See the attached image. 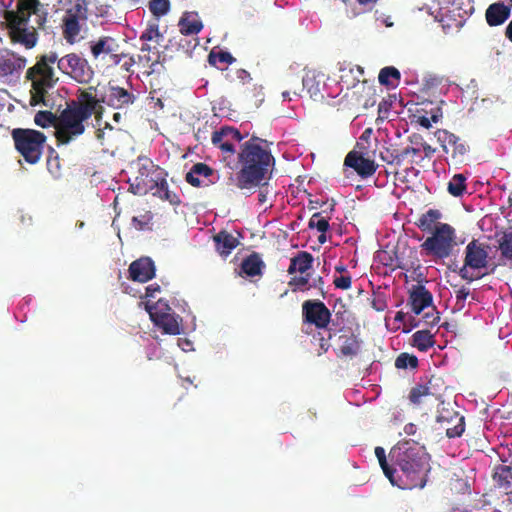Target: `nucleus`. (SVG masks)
I'll return each instance as SVG.
<instances>
[{"label":"nucleus","instance_id":"obj_1","mask_svg":"<svg viewBox=\"0 0 512 512\" xmlns=\"http://www.w3.org/2000/svg\"><path fill=\"white\" fill-rule=\"evenodd\" d=\"M57 63L60 72L80 84H89L94 77V70L88 60L77 53H69L61 58L57 53L49 52L27 70V78L31 81L32 103L44 102V95L56 83L52 65Z\"/></svg>","mask_w":512,"mask_h":512},{"label":"nucleus","instance_id":"obj_2","mask_svg":"<svg viewBox=\"0 0 512 512\" xmlns=\"http://www.w3.org/2000/svg\"><path fill=\"white\" fill-rule=\"evenodd\" d=\"M340 80L332 78L323 72L311 70L303 77L302 83L310 97L314 100H323L325 98H336L344 89V97L360 104L364 95H370L373 87L366 81L361 80L363 69L360 66H352L341 69Z\"/></svg>","mask_w":512,"mask_h":512},{"label":"nucleus","instance_id":"obj_3","mask_svg":"<svg viewBox=\"0 0 512 512\" xmlns=\"http://www.w3.org/2000/svg\"><path fill=\"white\" fill-rule=\"evenodd\" d=\"M396 465L391 484L400 489L424 488L431 470L430 456L424 446L409 440L399 442L390 451Z\"/></svg>","mask_w":512,"mask_h":512},{"label":"nucleus","instance_id":"obj_4","mask_svg":"<svg viewBox=\"0 0 512 512\" xmlns=\"http://www.w3.org/2000/svg\"><path fill=\"white\" fill-rule=\"evenodd\" d=\"M11 39L27 49L38 40L37 28L47 19V9L39 0H0Z\"/></svg>","mask_w":512,"mask_h":512},{"label":"nucleus","instance_id":"obj_5","mask_svg":"<svg viewBox=\"0 0 512 512\" xmlns=\"http://www.w3.org/2000/svg\"><path fill=\"white\" fill-rule=\"evenodd\" d=\"M236 166L239 172L236 185L240 189H251L260 185L270 175L275 159L267 141L252 137L240 145Z\"/></svg>","mask_w":512,"mask_h":512},{"label":"nucleus","instance_id":"obj_6","mask_svg":"<svg viewBox=\"0 0 512 512\" xmlns=\"http://www.w3.org/2000/svg\"><path fill=\"white\" fill-rule=\"evenodd\" d=\"M90 118L70 103L60 112L55 121V137L59 145H68L82 136L89 126Z\"/></svg>","mask_w":512,"mask_h":512},{"label":"nucleus","instance_id":"obj_7","mask_svg":"<svg viewBox=\"0 0 512 512\" xmlns=\"http://www.w3.org/2000/svg\"><path fill=\"white\" fill-rule=\"evenodd\" d=\"M490 247L486 243L472 240L464 251L463 266L459 270V276L468 282L480 279L488 274L490 268Z\"/></svg>","mask_w":512,"mask_h":512},{"label":"nucleus","instance_id":"obj_8","mask_svg":"<svg viewBox=\"0 0 512 512\" xmlns=\"http://www.w3.org/2000/svg\"><path fill=\"white\" fill-rule=\"evenodd\" d=\"M456 245L455 229L447 223H439L421 244V249L425 256L444 260L451 256Z\"/></svg>","mask_w":512,"mask_h":512},{"label":"nucleus","instance_id":"obj_9","mask_svg":"<svg viewBox=\"0 0 512 512\" xmlns=\"http://www.w3.org/2000/svg\"><path fill=\"white\" fill-rule=\"evenodd\" d=\"M145 309L156 327L164 334L179 335L184 333L182 318L177 315L166 301L158 300L155 304L145 302Z\"/></svg>","mask_w":512,"mask_h":512},{"label":"nucleus","instance_id":"obj_10","mask_svg":"<svg viewBox=\"0 0 512 512\" xmlns=\"http://www.w3.org/2000/svg\"><path fill=\"white\" fill-rule=\"evenodd\" d=\"M12 136L17 151L29 164H36L42 155L46 137L43 133L31 129H14Z\"/></svg>","mask_w":512,"mask_h":512},{"label":"nucleus","instance_id":"obj_11","mask_svg":"<svg viewBox=\"0 0 512 512\" xmlns=\"http://www.w3.org/2000/svg\"><path fill=\"white\" fill-rule=\"evenodd\" d=\"M102 98H104L103 88H99V86H89L84 89H79L76 99L72 100L70 104L79 111H84L89 118L94 115L95 121L97 125H99L104 113L102 105L104 101H102Z\"/></svg>","mask_w":512,"mask_h":512},{"label":"nucleus","instance_id":"obj_12","mask_svg":"<svg viewBox=\"0 0 512 512\" xmlns=\"http://www.w3.org/2000/svg\"><path fill=\"white\" fill-rule=\"evenodd\" d=\"M90 51L95 60H104L107 66H117L121 63L124 54H119L117 40L110 36H101L90 41Z\"/></svg>","mask_w":512,"mask_h":512},{"label":"nucleus","instance_id":"obj_13","mask_svg":"<svg viewBox=\"0 0 512 512\" xmlns=\"http://www.w3.org/2000/svg\"><path fill=\"white\" fill-rule=\"evenodd\" d=\"M138 166V175L130 181L129 190L135 195H145L154 190L163 171L150 162L139 163Z\"/></svg>","mask_w":512,"mask_h":512},{"label":"nucleus","instance_id":"obj_14","mask_svg":"<svg viewBox=\"0 0 512 512\" xmlns=\"http://www.w3.org/2000/svg\"><path fill=\"white\" fill-rule=\"evenodd\" d=\"M242 139L239 130L229 126L214 131L211 137L212 144L229 157L235 153V143H240Z\"/></svg>","mask_w":512,"mask_h":512},{"label":"nucleus","instance_id":"obj_15","mask_svg":"<svg viewBox=\"0 0 512 512\" xmlns=\"http://www.w3.org/2000/svg\"><path fill=\"white\" fill-rule=\"evenodd\" d=\"M303 316L308 323L314 324L317 328H325L331 314L322 302L306 301L303 304Z\"/></svg>","mask_w":512,"mask_h":512},{"label":"nucleus","instance_id":"obj_16","mask_svg":"<svg viewBox=\"0 0 512 512\" xmlns=\"http://www.w3.org/2000/svg\"><path fill=\"white\" fill-rule=\"evenodd\" d=\"M102 101L104 104L114 109H123L133 104L136 97L128 90L119 86H110L107 90L103 89Z\"/></svg>","mask_w":512,"mask_h":512},{"label":"nucleus","instance_id":"obj_17","mask_svg":"<svg viewBox=\"0 0 512 512\" xmlns=\"http://www.w3.org/2000/svg\"><path fill=\"white\" fill-rule=\"evenodd\" d=\"M362 340L351 331H343L337 339L339 356L346 359L357 357L362 351Z\"/></svg>","mask_w":512,"mask_h":512},{"label":"nucleus","instance_id":"obj_18","mask_svg":"<svg viewBox=\"0 0 512 512\" xmlns=\"http://www.w3.org/2000/svg\"><path fill=\"white\" fill-rule=\"evenodd\" d=\"M434 135L444 152L451 153L453 158L463 156L468 151V146L458 136L447 130L439 129Z\"/></svg>","mask_w":512,"mask_h":512},{"label":"nucleus","instance_id":"obj_19","mask_svg":"<svg viewBox=\"0 0 512 512\" xmlns=\"http://www.w3.org/2000/svg\"><path fill=\"white\" fill-rule=\"evenodd\" d=\"M217 180L215 171L204 163L195 164L186 175V181L194 187H208Z\"/></svg>","mask_w":512,"mask_h":512},{"label":"nucleus","instance_id":"obj_20","mask_svg":"<svg viewBox=\"0 0 512 512\" xmlns=\"http://www.w3.org/2000/svg\"><path fill=\"white\" fill-rule=\"evenodd\" d=\"M26 59L11 51L0 52V76L19 75L26 66Z\"/></svg>","mask_w":512,"mask_h":512},{"label":"nucleus","instance_id":"obj_21","mask_svg":"<svg viewBox=\"0 0 512 512\" xmlns=\"http://www.w3.org/2000/svg\"><path fill=\"white\" fill-rule=\"evenodd\" d=\"M155 265L149 257L133 261L129 267L130 278L135 282L145 283L155 276Z\"/></svg>","mask_w":512,"mask_h":512},{"label":"nucleus","instance_id":"obj_22","mask_svg":"<svg viewBox=\"0 0 512 512\" xmlns=\"http://www.w3.org/2000/svg\"><path fill=\"white\" fill-rule=\"evenodd\" d=\"M345 165L353 168L361 177L373 175L377 169L375 162L362 154L352 151L345 158Z\"/></svg>","mask_w":512,"mask_h":512},{"label":"nucleus","instance_id":"obj_23","mask_svg":"<svg viewBox=\"0 0 512 512\" xmlns=\"http://www.w3.org/2000/svg\"><path fill=\"white\" fill-rule=\"evenodd\" d=\"M511 9L503 2H496L486 10V21L490 26H498L503 24L510 16Z\"/></svg>","mask_w":512,"mask_h":512},{"label":"nucleus","instance_id":"obj_24","mask_svg":"<svg viewBox=\"0 0 512 512\" xmlns=\"http://www.w3.org/2000/svg\"><path fill=\"white\" fill-rule=\"evenodd\" d=\"M412 311L419 315L424 309L432 305V295L423 286H417L410 294Z\"/></svg>","mask_w":512,"mask_h":512},{"label":"nucleus","instance_id":"obj_25","mask_svg":"<svg viewBox=\"0 0 512 512\" xmlns=\"http://www.w3.org/2000/svg\"><path fill=\"white\" fill-rule=\"evenodd\" d=\"M450 414V412H447ZM438 422H447L448 424H452V426L446 427V435L449 438L459 437L463 434L465 430V419L464 416L460 415L457 412L451 413L450 417L446 416L444 413H441L437 417Z\"/></svg>","mask_w":512,"mask_h":512},{"label":"nucleus","instance_id":"obj_26","mask_svg":"<svg viewBox=\"0 0 512 512\" xmlns=\"http://www.w3.org/2000/svg\"><path fill=\"white\" fill-rule=\"evenodd\" d=\"M86 25V21H82L75 16L65 15L63 19V33L65 39L69 43H75L80 38V32Z\"/></svg>","mask_w":512,"mask_h":512},{"label":"nucleus","instance_id":"obj_27","mask_svg":"<svg viewBox=\"0 0 512 512\" xmlns=\"http://www.w3.org/2000/svg\"><path fill=\"white\" fill-rule=\"evenodd\" d=\"M179 27L182 34L194 35L201 31L203 25L197 13L186 12L179 21Z\"/></svg>","mask_w":512,"mask_h":512},{"label":"nucleus","instance_id":"obj_28","mask_svg":"<svg viewBox=\"0 0 512 512\" xmlns=\"http://www.w3.org/2000/svg\"><path fill=\"white\" fill-rule=\"evenodd\" d=\"M214 241L216 244V250L223 257H227L238 245L237 238L227 232L218 233L214 237Z\"/></svg>","mask_w":512,"mask_h":512},{"label":"nucleus","instance_id":"obj_29","mask_svg":"<svg viewBox=\"0 0 512 512\" xmlns=\"http://www.w3.org/2000/svg\"><path fill=\"white\" fill-rule=\"evenodd\" d=\"M312 263V255L307 252H301L291 259L288 272L289 274H294L296 272H299L300 274H305L312 267Z\"/></svg>","mask_w":512,"mask_h":512},{"label":"nucleus","instance_id":"obj_30","mask_svg":"<svg viewBox=\"0 0 512 512\" xmlns=\"http://www.w3.org/2000/svg\"><path fill=\"white\" fill-rule=\"evenodd\" d=\"M154 190L155 191L153 192V195L159 197L160 199L168 201L172 205H178L180 203L179 196L169 190L168 183L163 177V174L157 181V185H155Z\"/></svg>","mask_w":512,"mask_h":512},{"label":"nucleus","instance_id":"obj_31","mask_svg":"<svg viewBox=\"0 0 512 512\" xmlns=\"http://www.w3.org/2000/svg\"><path fill=\"white\" fill-rule=\"evenodd\" d=\"M154 190L155 191L153 192V195L159 197L160 199L168 201L172 205H178L180 203L179 196L169 190L168 183L163 177V174L157 181V185H155Z\"/></svg>","mask_w":512,"mask_h":512},{"label":"nucleus","instance_id":"obj_32","mask_svg":"<svg viewBox=\"0 0 512 512\" xmlns=\"http://www.w3.org/2000/svg\"><path fill=\"white\" fill-rule=\"evenodd\" d=\"M154 190L155 191L153 192V195L159 197L160 199L168 201L172 205H178L180 203L179 196L169 190L168 183L163 177V174L157 181V185H155Z\"/></svg>","mask_w":512,"mask_h":512},{"label":"nucleus","instance_id":"obj_33","mask_svg":"<svg viewBox=\"0 0 512 512\" xmlns=\"http://www.w3.org/2000/svg\"><path fill=\"white\" fill-rule=\"evenodd\" d=\"M441 217L442 214L439 210L429 209L426 213L420 216L417 226L424 232H433L435 226L440 223L438 220Z\"/></svg>","mask_w":512,"mask_h":512},{"label":"nucleus","instance_id":"obj_34","mask_svg":"<svg viewBox=\"0 0 512 512\" xmlns=\"http://www.w3.org/2000/svg\"><path fill=\"white\" fill-rule=\"evenodd\" d=\"M262 268L263 261L257 254L250 255L241 264V272L248 277L261 275Z\"/></svg>","mask_w":512,"mask_h":512},{"label":"nucleus","instance_id":"obj_35","mask_svg":"<svg viewBox=\"0 0 512 512\" xmlns=\"http://www.w3.org/2000/svg\"><path fill=\"white\" fill-rule=\"evenodd\" d=\"M466 176L464 174H455L447 185L448 192L454 197H461L466 193Z\"/></svg>","mask_w":512,"mask_h":512},{"label":"nucleus","instance_id":"obj_36","mask_svg":"<svg viewBox=\"0 0 512 512\" xmlns=\"http://www.w3.org/2000/svg\"><path fill=\"white\" fill-rule=\"evenodd\" d=\"M413 346L426 352L434 345L433 335L428 330H420L413 334Z\"/></svg>","mask_w":512,"mask_h":512},{"label":"nucleus","instance_id":"obj_37","mask_svg":"<svg viewBox=\"0 0 512 512\" xmlns=\"http://www.w3.org/2000/svg\"><path fill=\"white\" fill-rule=\"evenodd\" d=\"M68 5L65 15L75 16L82 21H87L86 0H68Z\"/></svg>","mask_w":512,"mask_h":512},{"label":"nucleus","instance_id":"obj_38","mask_svg":"<svg viewBox=\"0 0 512 512\" xmlns=\"http://www.w3.org/2000/svg\"><path fill=\"white\" fill-rule=\"evenodd\" d=\"M379 83L386 86H396L400 80V72L392 66L384 67L378 75Z\"/></svg>","mask_w":512,"mask_h":512},{"label":"nucleus","instance_id":"obj_39","mask_svg":"<svg viewBox=\"0 0 512 512\" xmlns=\"http://www.w3.org/2000/svg\"><path fill=\"white\" fill-rule=\"evenodd\" d=\"M493 478L500 487L508 488L512 481V468L510 466H498Z\"/></svg>","mask_w":512,"mask_h":512},{"label":"nucleus","instance_id":"obj_40","mask_svg":"<svg viewBox=\"0 0 512 512\" xmlns=\"http://www.w3.org/2000/svg\"><path fill=\"white\" fill-rule=\"evenodd\" d=\"M350 7L347 12L350 16L355 17L367 10V6L373 4L377 0H343Z\"/></svg>","mask_w":512,"mask_h":512},{"label":"nucleus","instance_id":"obj_41","mask_svg":"<svg viewBox=\"0 0 512 512\" xmlns=\"http://www.w3.org/2000/svg\"><path fill=\"white\" fill-rule=\"evenodd\" d=\"M501 256L512 265V231L504 234L499 245Z\"/></svg>","mask_w":512,"mask_h":512},{"label":"nucleus","instance_id":"obj_42","mask_svg":"<svg viewBox=\"0 0 512 512\" xmlns=\"http://www.w3.org/2000/svg\"><path fill=\"white\" fill-rule=\"evenodd\" d=\"M235 61L234 57L226 51L215 52L211 51L208 56V62L212 66H217L218 64H231Z\"/></svg>","mask_w":512,"mask_h":512},{"label":"nucleus","instance_id":"obj_43","mask_svg":"<svg viewBox=\"0 0 512 512\" xmlns=\"http://www.w3.org/2000/svg\"><path fill=\"white\" fill-rule=\"evenodd\" d=\"M149 9L156 17H162L169 12L170 2L169 0H151Z\"/></svg>","mask_w":512,"mask_h":512},{"label":"nucleus","instance_id":"obj_44","mask_svg":"<svg viewBox=\"0 0 512 512\" xmlns=\"http://www.w3.org/2000/svg\"><path fill=\"white\" fill-rule=\"evenodd\" d=\"M431 394L430 387L427 385H417L413 387L409 394V399L413 404H420L422 398Z\"/></svg>","mask_w":512,"mask_h":512},{"label":"nucleus","instance_id":"obj_45","mask_svg":"<svg viewBox=\"0 0 512 512\" xmlns=\"http://www.w3.org/2000/svg\"><path fill=\"white\" fill-rule=\"evenodd\" d=\"M418 365V359L407 353H401L395 361V366L398 369L415 368Z\"/></svg>","mask_w":512,"mask_h":512},{"label":"nucleus","instance_id":"obj_46","mask_svg":"<svg viewBox=\"0 0 512 512\" xmlns=\"http://www.w3.org/2000/svg\"><path fill=\"white\" fill-rule=\"evenodd\" d=\"M375 455L379 461V464H380L385 476L391 482V478L393 476L394 469L391 468L387 463L385 450L382 447H376Z\"/></svg>","mask_w":512,"mask_h":512},{"label":"nucleus","instance_id":"obj_47","mask_svg":"<svg viewBox=\"0 0 512 512\" xmlns=\"http://www.w3.org/2000/svg\"><path fill=\"white\" fill-rule=\"evenodd\" d=\"M56 119L57 117L48 111H40L35 115V123L41 127L53 125L55 128Z\"/></svg>","mask_w":512,"mask_h":512},{"label":"nucleus","instance_id":"obj_48","mask_svg":"<svg viewBox=\"0 0 512 512\" xmlns=\"http://www.w3.org/2000/svg\"><path fill=\"white\" fill-rule=\"evenodd\" d=\"M309 226L316 228L321 233H325L329 228V222L325 217L321 216L320 213H315L309 221Z\"/></svg>","mask_w":512,"mask_h":512},{"label":"nucleus","instance_id":"obj_49","mask_svg":"<svg viewBox=\"0 0 512 512\" xmlns=\"http://www.w3.org/2000/svg\"><path fill=\"white\" fill-rule=\"evenodd\" d=\"M380 158L388 164L400 165L403 162L401 152L395 153L394 151H391L388 148H386L384 151L380 152Z\"/></svg>","mask_w":512,"mask_h":512},{"label":"nucleus","instance_id":"obj_50","mask_svg":"<svg viewBox=\"0 0 512 512\" xmlns=\"http://www.w3.org/2000/svg\"><path fill=\"white\" fill-rule=\"evenodd\" d=\"M351 276L349 273L341 274V275H335L333 279V284L336 288L347 290L351 287Z\"/></svg>","mask_w":512,"mask_h":512},{"label":"nucleus","instance_id":"obj_51","mask_svg":"<svg viewBox=\"0 0 512 512\" xmlns=\"http://www.w3.org/2000/svg\"><path fill=\"white\" fill-rule=\"evenodd\" d=\"M161 37L158 25H150L140 36V40L142 41H153Z\"/></svg>","mask_w":512,"mask_h":512},{"label":"nucleus","instance_id":"obj_52","mask_svg":"<svg viewBox=\"0 0 512 512\" xmlns=\"http://www.w3.org/2000/svg\"><path fill=\"white\" fill-rule=\"evenodd\" d=\"M150 219H151V217L146 216V215L141 216V217H133L132 223L136 229L143 230L148 225Z\"/></svg>","mask_w":512,"mask_h":512},{"label":"nucleus","instance_id":"obj_53","mask_svg":"<svg viewBox=\"0 0 512 512\" xmlns=\"http://www.w3.org/2000/svg\"><path fill=\"white\" fill-rule=\"evenodd\" d=\"M308 281V277L301 274V276L293 277L290 281V285L295 286L296 289L303 290L307 286Z\"/></svg>","mask_w":512,"mask_h":512},{"label":"nucleus","instance_id":"obj_54","mask_svg":"<svg viewBox=\"0 0 512 512\" xmlns=\"http://www.w3.org/2000/svg\"><path fill=\"white\" fill-rule=\"evenodd\" d=\"M177 345L181 350L185 352L193 350V343L188 339L179 338L177 340Z\"/></svg>","mask_w":512,"mask_h":512},{"label":"nucleus","instance_id":"obj_55","mask_svg":"<svg viewBox=\"0 0 512 512\" xmlns=\"http://www.w3.org/2000/svg\"><path fill=\"white\" fill-rule=\"evenodd\" d=\"M421 152V147H406L401 151V156L403 158V161L409 156V155H417Z\"/></svg>","mask_w":512,"mask_h":512},{"label":"nucleus","instance_id":"obj_56","mask_svg":"<svg viewBox=\"0 0 512 512\" xmlns=\"http://www.w3.org/2000/svg\"><path fill=\"white\" fill-rule=\"evenodd\" d=\"M160 292V286L158 284H151L145 287V297L153 298L156 293Z\"/></svg>","mask_w":512,"mask_h":512},{"label":"nucleus","instance_id":"obj_57","mask_svg":"<svg viewBox=\"0 0 512 512\" xmlns=\"http://www.w3.org/2000/svg\"><path fill=\"white\" fill-rule=\"evenodd\" d=\"M124 56L125 57L122 58L121 63L119 65H121L122 70L129 72L131 67L134 65V60L131 57H127L126 55Z\"/></svg>","mask_w":512,"mask_h":512},{"label":"nucleus","instance_id":"obj_58","mask_svg":"<svg viewBox=\"0 0 512 512\" xmlns=\"http://www.w3.org/2000/svg\"><path fill=\"white\" fill-rule=\"evenodd\" d=\"M372 307L376 310V311H383L385 308H386V303L383 299L381 298H375L373 301H372Z\"/></svg>","mask_w":512,"mask_h":512},{"label":"nucleus","instance_id":"obj_59","mask_svg":"<svg viewBox=\"0 0 512 512\" xmlns=\"http://www.w3.org/2000/svg\"><path fill=\"white\" fill-rule=\"evenodd\" d=\"M420 147L421 152H423L426 157H430L435 152V149L427 143H421Z\"/></svg>","mask_w":512,"mask_h":512},{"label":"nucleus","instance_id":"obj_60","mask_svg":"<svg viewBox=\"0 0 512 512\" xmlns=\"http://www.w3.org/2000/svg\"><path fill=\"white\" fill-rule=\"evenodd\" d=\"M318 340L322 352H326L330 347L329 341L326 340L323 336H321Z\"/></svg>","mask_w":512,"mask_h":512},{"label":"nucleus","instance_id":"obj_61","mask_svg":"<svg viewBox=\"0 0 512 512\" xmlns=\"http://www.w3.org/2000/svg\"><path fill=\"white\" fill-rule=\"evenodd\" d=\"M377 21L381 22V24L385 25L386 27H392L394 25L391 17L389 16L380 17L377 19Z\"/></svg>","mask_w":512,"mask_h":512},{"label":"nucleus","instance_id":"obj_62","mask_svg":"<svg viewBox=\"0 0 512 512\" xmlns=\"http://www.w3.org/2000/svg\"><path fill=\"white\" fill-rule=\"evenodd\" d=\"M404 430L406 434L412 435L416 432V426L412 423H409L405 426Z\"/></svg>","mask_w":512,"mask_h":512},{"label":"nucleus","instance_id":"obj_63","mask_svg":"<svg viewBox=\"0 0 512 512\" xmlns=\"http://www.w3.org/2000/svg\"><path fill=\"white\" fill-rule=\"evenodd\" d=\"M419 122L422 127H425V128L431 127V120L428 117H421Z\"/></svg>","mask_w":512,"mask_h":512},{"label":"nucleus","instance_id":"obj_64","mask_svg":"<svg viewBox=\"0 0 512 512\" xmlns=\"http://www.w3.org/2000/svg\"><path fill=\"white\" fill-rule=\"evenodd\" d=\"M506 36L512 42V21L508 24L506 28Z\"/></svg>","mask_w":512,"mask_h":512}]
</instances>
